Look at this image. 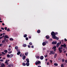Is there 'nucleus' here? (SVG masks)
<instances>
[{"instance_id": "nucleus-39", "label": "nucleus", "mask_w": 67, "mask_h": 67, "mask_svg": "<svg viewBox=\"0 0 67 67\" xmlns=\"http://www.w3.org/2000/svg\"><path fill=\"white\" fill-rule=\"evenodd\" d=\"M2 54H3L4 55H5V53H4L3 52H2Z\"/></svg>"}, {"instance_id": "nucleus-24", "label": "nucleus", "mask_w": 67, "mask_h": 67, "mask_svg": "<svg viewBox=\"0 0 67 67\" xmlns=\"http://www.w3.org/2000/svg\"><path fill=\"white\" fill-rule=\"evenodd\" d=\"M20 53H21V52L20 51L19 52L17 53V55H20Z\"/></svg>"}, {"instance_id": "nucleus-22", "label": "nucleus", "mask_w": 67, "mask_h": 67, "mask_svg": "<svg viewBox=\"0 0 67 67\" xmlns=\"http://www.w3.org/2000/svg\"><path fill=\"white\" fill-rule=\"evenodd\" d=\"M37 32L38 33H40L41 32V30H38L37 31Z\"/></svg>"}, {"instance_id": "nucleus-16", "label": "nucleus", "mask_w": 67, "mask_h": 67, "mask_svg": "<svg viewBox=\"0 0 67 67\" xmlns=\"http://www.w3.org/2000/svg\"><path fill=\"white\" fill-rule=\"evenodd\" d=\"M26 60L27 61V62L29 63L30 61H29V58H27L26 59Z\"/></svg>"}, {"instance_id": "nucleus-6", "label": "nucleus", "mask_w": 67, "mask_h": 67, "mask_svg": "<svg viewBox=\"0 0 67 67\" xmlns=\"http://www.w3.org/2000/svg\"><path fill=\"white\" fill-rule=\"evenodd\" d=\"M52 44H53V45H55L56 44H57V42L56 41H53L52 43Z\"/></svg>"}, {"instance_id": "nucleus-21", "label": "nucleus", "mask_w": 67, "mask_h": 67, "mask_svg": "<svg viewBox=\"0 0 67 67\" xmlns=\"http://www.w3.org/2000/svg\"><path fill=\"white\" fill-rule=\"evenodd\" d=\"M54 65L55 66H58V64L57 63H55L54 64Z\"/></svg>"}, {"instance_id": "nucleus-46", "label": "nucleus", "mask_w": 67, "mask_h": 67, "mask_svg": "<svg viewBox=\"0 0 67 67\" xmlns=\"http://www.w3.org/2000/svg\"><path fill=\"white\" fill-rule=\"evenodd\" d=\"M62 49H63V47H61L60 48V49L62 50Z\"/></svg>"}, {"instance_id": "nucleus-13", "label": "nucleus", "mask_w": 67, "mask_h": 67, "mask_svg": "<svg viewBox=\"0 0 67 67\" xmlns=\"http://www.w3.org/2000/svg\"><path fill=\"white\" fill-rule=\"evenodd\" d=\"M46 44V43L45 42H43L42 43V45L43 46H45Z\"/></svg>"}, {"instance_id": "nucleus-42", "label": "nucleus", "mask_w": 67, "mask_h": 67, "mask_svg": "<svg viewBox=\"0 0 67 67\" xmlns=\"http://www.w3.org/2000/svg\"><path fill=\"white\" fill-rule=\"evenodd\" d=\"M1 30H4V28L3 27H1Z\"/></svg>"}, {"instance_id": "nucleus-59", "label": "nucleus", "mask_w": 67, "mask_h": 67, "mask_svg": "<svg viewBox=\"0 0 67 67\" xmlns=\"http://www.w3.org/2000/svg\"><path fill=\"white\" fill-rule=\"evenodd\" d=\"M47 65H49V63H47Z\"/></svg>"}, {"instance_id": "nucleus-8", "label": "nucleus", "mask_w": 67, "mask_h": 67, "mask_svg": "<svg viewBox=\"0 0 67 67\" xmlns=\"http://www.w3.org/2000/svg\"><path fill=\"white\" fill-rule=\"evenodd\" d=\"M58 49L60 53H62L63 50H60V47H59L58 48Z\"/></svg>"}, {"instance_id": "nucleus-40", "label": "nucleus", "mask_w": 67, "mask_h": 67, "mask_svg": "<svg viewBox=\"0 0 67 67\" xmlns=\"http://www.w3.org/2000/svg\"><path fill=\"white\" fill-rule=\"evenodd\" d=\"M15 49H16L18 48V47H15Z\"/></svg>"}, {"instance_id": "nucleus-29", "label": "nucleus", "mask_w": 67, "mask_h": 67, "mask_svg": "<svg viewBox=\"0 0 67 67\" xmlns=\"http://www.w3.org/2000/svg\"><path fill=\"white\" fill-rule=\"evenodd\" d=\"M56 46H54V47L52 48V49H56Z\"/></svg>"}, {"instance_id": "nucleus-11", "label": "nucleus", "mask_w": 67, "mask_h": 67, "mask_svg": "<svg viewBox=\"0 0 67 67\" xmlns=\"http://www.w3.org/2000/svg\"><path fill=\"white\" fill-rule=\"evenodd\" d=\"M25 58H26V56H25V55H24L23 57V60H25Z\"/></svg>"}, {"instance_id": "nucleus-31", "label": "nucleus", "mask_w": 67, "mask_h": 67, "mask_svg": "<svg viewBox=\"0 0 67 67\" xmlns=\"http://www.w3.org/2000/svg\"><path fill=\"white\" fill-rule=\"evenodd\" d=\"M7 56L8 58H10V55L9 54H7Z\"/></svg>"}, {"instance_id": "nucleus-48", "label": "nucleus", "mask_w": 67, "mask_h": 67, "mask_svg": "<svg viewBox=\"0 0 67 67\" xmlns=\"http://www.w3.org/2000/svg\"><path fill=\"white\" fill-rule=\"evenodd\" d=\"M31 48H34V46H31Z\"/></svg>"}, {"instance_id": "nucleus-9", "label": "nucleus", "mask_w": 67, "mask_h": 67, "mask_svg": "<svg viewBox=\"0 0 67 67\" xmlns=\"http://www.w3.org/2000/svg\"><path fill=\"white\" fill-rule=\"evenodd\" d=\"M1 67H5V65L3 63H2L1 64Z\"/></svg>"}, {"instance_id": "nucleus-2", "label": "nucleus", "mask_w": 67, "mask_h": 67, "mask_svg": "<svg viewBox=\"0 0 67 67\" xmlns=\"http://www.w3.org/2000/svg\"><path fill=\"white\" fill-rule=\"evenodd\" d=\"M51 35L52 36H56V35H55V33L54 31L52 32L51 33Z\"/></svg>"}, {"instance_id": "nucleus-26", "label": "nucleus", "mask_w": 67, "mask_h": 67, "mask_svg": "<svg viewBox=\"0 0 67 67\" xmlns=\"http://www.w3.org/2000/svg\"><path fill=\"white\" fill-rule=\"evenodd\" d=\"M4 52L5 53H8V51L7 50H4Z\"/></svg>"}, {"instance_id": "nucleus-62", "label": "nucleus", "mask_w": 67, "mask_h": 67, "mask_svg": "<svg viewBox=\"0 0 67 67\" xmlns=\"http://www.w3.org/2000/svg\"><path fill=\"white\" fill-rule=\"evenodd\" d=\"M8 66L9 67H11V65H8Z\"/></svg>"}, {"instance_id": "nucleus-45", "label": "nucleus", "mask_w": 67, "mask_h": 67, "mask_svg": "<svg viewBox=\"0 0 67 67\" xmlns=\"http://www.w3.org/2000/svg\"><path fill=\"white\" fill-rule=\"evenodd\" d=\"M28 48H30L31 47V46L30 45H29L28 46Z\"/></svg>"}, {"instance_id": "nucleus-14", "label": "nucleus", "mask_w": 67, "mask_h": 67, "mask_svg": "<svg viewBox=\"0 0 67 67\" xmlns=\"http://www.w3.org/2000/svg\"><path fill=\"white\" fill-rule=\"evenodd\" d=\"M26 65L27 66H29L30 65V63L29 62H27L26 63Z\"/></svg>"}, {"instance_id": "nucleus-10", "label": "nucleus", "mask_w": 67, "mask_h": 67, "mask_svg": "<svg viewBox=\"0 0 67 67\" xmlns=\"http://www.w3.org/2000/svg\"><path fill=\"white\" fill-rule=\"evenodd\" d=\"M40 59L41 60H42L44 59V57L43 56H41L40 57Z\"/></svg>"}, {"instance_id": "nucleus-57", "label": "nucleus", "mask_w": 67, "mask_h": 67, "mask_svg": "<svg viewBox=\"0 0 67 67\" xmlns=\"http://www.w3.org/2000/svg\"><path fill=\"white\" fill-rule=\"evenodd\" d=\"M64 41H65V42H66L67 41V39H66V38H64Z\"/></svg>"}, {"instance_id": "nucleus-64", "label": "nucleus", "mask_w": 67, "mask_h": 67, "mask_svg": "<svg viewBox=\"0 0 67 67\" xmlns=\"http://www.w3.org/2000/svg\"><path fill=\"white\" fill-rule=\"evenodd\" d=\"M2 25H4V23H2Z\"/></svg>"}, {"instance_id": "nucleus-51", "label": "nucleus", "mask_w": 67, "mask_h": 67, "mask_svg": "<svg viewBox=\"0 0 67 67\" xmlns=\"http://www.w3.org/2000/svg\"><path fill=\"white\" fill-rule=\"evenodd\" d=\"M55 35H57V34H58V32H56L55 33Z\"/></svg>"}, {"instance_id": "nucleus-52", "label": "nucleus", "mask_w": 67, "mask_h": 67, "mask_svg": "<svg viewBox=\"0 0 67 67\" xmlns=\"http://www.w3.org/2000/svg\"><path fill=\"white\" fill-rule=\"evenodd\" d=\"M16 51L18 52H19L20 51V50H19L18 49H17Z\"/></svg>"}, {"instance_id": "nucleus-33", "label": "nucleus", "mask_w": 67, "mask_h": 67, "mask_svg": "<svg viewBox=\"0 0 67 67\" xmlns=\"http://www.w3.org/2000/svg\"><path fill=\"white\" fill-rule=\"evenodd\" d=\"M40 58V57L39 56H37L36 57V58H37V59H39Z\"/></svg>"}, {"instance_id": "nucleus-32", "label": "nucleus", "mask_w": 67, "mask_h": 67, "mask_svg": "<svg viewBox=\"0 0 67 67\" xmlns=\"http://www.w3.org/2000/svg\"><path fill=\"white\" fill-rule=\"evenodd\" d=\"M29 44L30 45H32L33 44L32 43V42H30L29 43Z\"/></svg>"}, {"instance_id": "nucleus-44", "label": "nucleus", "mask_w": 67, "mask_h": 67, "mask_svg": "<svg viewBox=\"0 0 67 67\" xmlns=\"http://www.w3.org/2000/svg\"><path fill=\"white\" fill-rule=\"evenodd\" d=\"M5 42V40H3L2 41V43H4Z\"/></svg>"}, {"instance_id": "nucleus-53", "label": "nucleus", "mask_w": 67, "mask_h": 67, "mask_svg": "<svg viewBox=\"0 0 67 67\" xmlns=\"http://www.w3.org/2000/svg\"><path fill=\"white\" fill-rule=\"evenodd\" d=\"M4 29L5 30H7V27H5Z\"/></svg>"}, {"instance_id": "nucleus-7", "label": "nucleus", "mask_w": 67, "mask_h": 67, "mask_svg": "<svg viewBox=\"0 0 67 67\" xmlns=\"http://www.w3.org/2000/svg\"><path fill=\"white\" fill-rule=\"evenodd\" d=\"M59 45H60V43H59L58 42L56 44V47L57 48H58V47L59 46Z\"/></svg>"}, {"instance_id": "nucleus-23", "label": "nucleus", "mask_w": 67, "mask_h": 67, "mask_svg": "<svg viewBox=\"0 0 67 67\" xmlns=\"http://www.w3.org/2000/svg\"><path fill=\"white\" fill-rule=\"evenodd\" d=\"M24 37L25 38L26 37H27V35L26 34L24 35Z\"/></svg>"}, {"instance_id": "nucleus-49", "label": "nucleus", "mask_w": 67, "mask_h": 67, "mask_svg": "<svg viewBox=\"0 0 67 67\" xmlns=\"http://www.w3.org/2000/svg\"><path fill=\"white\" fill-rule=\"evenodd\" d=\"M12 53V51H10V52H8V54H11Z\"/></svg>"}, {"instance_id": "nucleus-18", "label": "nucleus", "mask_w": 67, "mask_h": 67, "mask_svg": "<svg viewBox=\"0 0 67 67\" xmlns=\"http://www.w3.org/2000/svg\"><path fill=\"white\" fill-rule=\"evenodd\" d=\"M28 52H26L25 53V56H27L28 55Z\"/></svg>"}, {"instance_id": "nucleus-58", "label": "nucleus", "mask_w": 67, "mask_h": 67, "mask_svg": "<svg viewBox=\"0 0 67 67\" xmlns=\"http://www.w3.org/2000/svg\"><path fill=\"white\" fill-rule=\"evenodd\" d=\"M50 61L51 63H52V62H53V61L52 60H50Z\"/></svg>"}, {"instance_id": "nucleus-43", "label": "nucleus", "mask_w": 67, "mask_h": 67, "mask_svg": "<svg viewBox=\"0 0 67 67\" xmlns=\"http://www.w3.org/2000/svg\"><path fill=\"white\" fill-rule=\"evenodd\" d=\"M0 61H1V62H3V61H4V60H3V59H1L0 60Z\"/></svg>"}, {"instance_id": "nucleus-12", "label": "nucleus", "mask_w": 67, "mask_h": 67, "mask_svg": "<svg viewBox=\"0 0 67 67\" xmlns=\"http://www.w3.org/2000/svg\"><path fill=\"white\" fill-rule=\"evenodd\" d=\"M46 38L47 39H49V36L48 35H47L46 36Z\"/></svg>"}, {"instance_id": "nucleus-50", "label": "nucleus", "mask_w": 67, "mask_h": 67, "mask_svg": "<svg viewBox=\"0 0 67 67\" xmlns=\"http://www.w3.org/2000/svg\"><path fill=\"white\" fill-rule=\"evenodd\" d=\"M44 56L45 58H46V57H47V55H44Z\"/></svg>"}, {"instance_id": "nucleus-27", "label": "nucleus", "mask_w": 67, "mask_h": 67, "mask_svg": "<svg viewBox=\"0 0 67 67\" xmlns=\"http://www.w3.org/2000/svg\"><path fill=\"white\" fill-rule=\"evenodd\" d=\"M5 64H6V65H9V63H8V62H7L5 61Z\"/></svg>"}, {"instance_id": "nucleus-3", "label": "nucleus", "mask_w": 67, "mask_h": 67, "mask_svg": "<svg viewBox=\"0 0 67 67\" xmlns=\"http://www.w3.org/2000/svg\"><path fill=\"white\" fill-rule=\"evenodd\" d=\"M50 55H52L53 54H54L55 53V52H54L53 51H50Z\"/></svg>"}, {"instance_id": "nucleus-47", "label": "nucleus", "mask_w": 67, "mask_h": 67, "mask_svg": "<svg viewBox=\"0 0 67 67\" xmlns=\"http://www.w3.org/2000/svg\"><path fill=\"white\" fill-rule=\"evenodd\" d=\"M9 61H10V60H6V62H9Z\"/></svg>"}, {"instance_id": "nucleus-34", "label": "nucleus", "mask_w": 67, "mask_h": 67, "mask_svg": "<svg viewBox=\"0 0 67 67\" xmlns=\"http://www.w3.org/2000/svg\"><path fill=\"white\" fill-rule=\"evenodd\" d=\"M26 47V44H24L23 45V47Z\"/></svg>"}, {"instance_id": "nucleus-38", "label": "nucleus", "mask_w": 67, "mask_h": 67, "mask_svg": "<svg viewBox=\"0 0 67 67\" xmlns=\"http://www.w3.org/2000/svg\"><path fill=\"white\" fill-rule=\"evenodd\" d=\"M29 40V38H28V37H26V41H27V40Z\"/></svg>"}, {"instance_id": "nucleus-30", "label": "nucleus", "mask_w": 67, "mask_h": 67, "mask_svg": "<svg viewBox=\"0 0 67 67\" xmlns=\"http://www.w3.org/2000/svg\"><path fill=\"white\" fill-rule=\"evenodd\" d=\"M10 41H13V39L12 38H10L9 39Z\"/></svg>"}, {"instance_id": "nucleus-25", "label": "nucleus", "mask_w": 67, "mask_h": 67, "mask_svg": "<svg viewBox=\"0 0 67 67\" xmlns=\"http://www.w3.org/2000/svg\"><path fill=\"white\" fill-rule=\"evenodd\" d=\"M22 65H23V66H26V64H25V63H22Z\"/></svg>"}, {"instance_id": "nucleus-4", "label": "nucleus", "mask_w": 67, "mask_h": 67, "mask_svg": "<svg viewBox=\"0 0 67 67\" xmlns=\"http://www.w3.org/2000/svg\"><path fill=\"white\" fill-rule=\"evenodd\" d=\"M41 64V62L40 61H38L35 63V64L36 65H38V64Z\"/></svg>"}, {"instance_id": "nucleus-61", "label": "nucleus", "mask_w": 67, "mask_h": 67, "mask_svg": "<svg viewBox=\"0 0 67 67\" xmlns=\"http://www.w3.org/2000/svg\"><path fill=\"white\" fill-rule=\"evenodd\" d=\"M65 63H67V60H65Z\"/></svg>"}, {"instance_id": "nucleus-35", "label": "nucleus", "mask_w": 67, "mask_h": 67, "mask_svg": "<svg viewBox=\"0 0 67 67\" xmlns=\"http://www.w3.org/2000/svg\"><path fill=\"white\" fill-rule=\"evenodd\" d=\"M45 43H46L48 44V42L47 41H45Z\"/></svg>"}, {"instance_id": "nucleus-5", "label": "nucleus", "mask_w": 67, "mask_h": 67, "mask_svg": "<svg viewBox=\"0 0 67 67\" xmlns=\"http://www.w3.org/2000/svg\"><path fill=\"white\" fill-rule=\"evenodd\" d=\"M61 46L63 47H64V48H66V47H67V46L65 44H61Z\"/></svg>"}, {"instance_id": "nucleus-17", "label": "nucleus", "mask_w": 67, "mask_h": 67, "mask_svg": "<svg viewBox=\"0 0 67 67\" xmlns=\"http://www.w3.org/2000/svg\"><path fill=\"white\" fill-rule=\"evenodd\" d=\"M4 40L6 42H8V39H6V38H4Z\"/></svg>"}, {"instance_id": "nucleus-28", "label": "nucleus", "mask_w": 67, "mask_h": 67, "mask_svg": "<svg viewBox=\"0 0 67 67\" xmlns=\"http://www.w3.org/2000/svg\"><path fill=\"white\" fill-rule=\"evenodd\" d=\"M7 32H10V29L8 28L7 30Z\"/></svg>"}, {"instance_id": "nucleus-54", "label": "nucleus", "mask_w": 67, "mask_h": 67, "mask_svg": "<svg viewBox=\"0 0 67 67\" xmlns=\"http://www.w3.org/2000/svg\"><path fill=\"white\" fill-rule=\"evenodd\" d=\"M62 61L63 62H64V61H65L64 59H62Z\"/></svg>"}, {"instance_id": "nucleus-20", "label": "nucleus", "mask_w": 67, "mask_h": 67, "mask_svg": "<svg viewBox=\"0 0 67 67\" xmlns=\"http://www.w3.org/2000/svg\"><path fill=\"white\" fill-rule=\"evenodd\" d=\"M57 53H55L54 55V58H56V56H57Z\"/></svg>"}, {"instance_id": "nucleus-55", "label": "nucleus", "mask_w": 67, "mask_h": 67, "mask_svg": "<svg viewBox=\"0 0 67 67\" xmlns=\"http://www.w3.org/2000/svg\"><path fill=\"white\" fill-rule=\"evenodd\" d=\"M29 38H31V36H29Z\"/></svg>"}, {"instance_id": "nucleus-36", "label": "nucleus", "mask_w": 67, "mask_h": 67, "mask_svg": "<svg viewBox=\"0 0 67 67\" xmlns=\"http://www.w3.org/2000/svg\"><path fill=\"white\" fill-rule=\"evenodd\" d=\"M8 51H9V52H10V51H11V49L10 48H9L8 49Z\"/></svg>"}, {"instance_id": "nucleus-63", "label": "nucleus", "mask_w": 67, "mask_h": 67, "mask_svg": "<svg viewBox=\"0 0 67 67\" xmlns=\"http://www.w3.org/2000/svg\"><path fill=\"white\" fill-rule=\"evenodd\" d=\"M2 44H0V46H2V45H3Z\"/></svg>"}, {"instance_id": "nucleus-15", "label": "nucleus", "mask_w": 67, "mask_h": 67, "mask_svg": "<svg viewBox=\"0 0 67 67\" xmlns=\"http://www.w3.org/2000/svg\"><path fill=\"white\" fill-rule=\"evenodd\" d=\"M4 38H9V36H7V35L5 36V37Z\"/></svg>"}, {"instance_id": "nucleus-1", "label": "nucleus", "mask_w": 67, "mask_h": 67, "mask_svg": "<svg viewBox=\"0 0 67 67\" xmlns=\"http://www.w3.org/2000/svg\"><path fill=\"white\" fill-rule=\"evenodd\" d=\"M52 38H53V39H56L57 40H59V38L57 37L56 36H52Z\"/></svg>"}, {"instance_id": "nucleus-37", "label": "nucleus", "mask_w": 67, "mask_h": 67, "mask_svg": "<svg viewBox=\"0 0 67 67\" xmlns=\"http://www.w3.org/2000/svg\"><path fill=\"white\" fill-rule=\"evenodd\" d=\"M61 67H64V65L63 64H62L61 65Z\"/></svg>"}, {"instance_id": "nucleus-41", "label": "nucleus", "mask_w": 67, "mask_h": 67, "mask_svg": "<svg viewBox=\"0 0 67 67\" xmlns=\"http://www.w3.org/2000/svg\"><path fill=\"white\" fill-rule=\"evenodd\" d=\"M53 40H52V39L50 38L49 39V41H52Z\"/></svg>"}, {"instance_id": "nucleus-56", "label": "nucleus", "mask_w": 67, "mask_h": 67, "mask_svg": "<svg viewBox=\"0 0 67 67\" xmlns=\"http://www.w3.org/2000/svg\"><path fill=\"white\" fill-rule=\"evenodd\" d=\"M22 54L21 53L20 54V57H22Z\"/></svg>"}, {"instance_id": "nucleus-60", "label": "nucleus", "mask_w": 67, "mask_h": 67, "mask_svg": "<svg viewBox=\"0 0 67 67\" xmlns=\"http://www.w3.org/2000/svg\"><path fill=\"white\" fill-rule=\"evenodd\" d=\"M5 34V33H3V35H4Z\"/></svg>"}, {"instance_id": "nucleus-19", "label": "nucleus", "mask_w": 67, "mask_h": 67, "mask_svg": "<svg viewBox=\"0 0 67 67\" xmlns=\"http://www.w3.org/2000/svg\"><path fill=\"white\" fill-rule=\"evenodd\" d=\"M13 56V54H11L10 55V58H12Z\"/></svg>"}]
</instances>
